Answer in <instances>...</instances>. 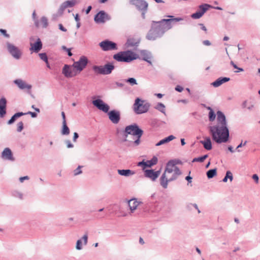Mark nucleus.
I'll return each instance as SVG.
<instances>
[{"mask_svg":"<svg viewBox=\"0 0 260 260\" xmlns=\"http://www.w3.org/2000/svg\"><path fill=\"white\" fill-rule=\"evenodd\" d=\"M217 124L209 127L212 139L217 143H225L228 141L229 132L226 126L225 117L220 111L217 112Z\"/></svg>","mask_w":260,"mask_h":260,"instance_id":"nucleus-1","label":"nucleus"},{"mask_svg":"<svg viewBox=\"0 0 260 260\" xmlns=\"http://www.w3.org/2000/svg\"><path fill=\"white\" fill-rule=\"evenodd\" d=\"M181 20V18H176L170 19H163L160 21H153L151 29L147 35V38L149 40H154L160 37L166 31L171 28L172 26L170 23L171 21H179Z\"/></svg>","mask_w":260,"mask_h":260,"instance_id":"nucleus-2","label":"nucleus"},{"mask_svg":"<svg viewBox=\"0 0 260 260\" xmlns=\"http://www.w3.org/2000/svg\"><path fill=\"white\" fill-rule=\"evenodd\" d=\"M180 174L181 172L175 161L173 160L169 161L167 164L165 172L160 178L161 185L166 188L168 183L176 179Z\"/></svg>","mask_w":260,"mask_h":260,"instance_id":"nucleus-3","label":"nucleus"},{"mask_svg":"<svg viewBox=\"0 0 260 260\" xmlns=\"http://www.w3.org/2000/svg\"><path fill=\"white\" fill-rule=\"evenodd\" d=\"M124 141L132 142L134 145L137 146L140 143V138L143 131L135 124L126 126L125 128Z\"/></svg>","mask_w":260,"mask_h":260,"instance_id":"nucleus-4","label":"nucleus"},{"mask_svg":"<svg viewBox=\"0 0 260 260\" xmlns=\"http://www.w3.org/2000/svg\"><path fill=\"white\" fill-rule=\"evenodd\" d=\"M113 58L118 61L129 62L137 58V55L134 53L128 51L120 52L114 54Z\"/></svg>","mask_w":260,"mask_h":260,"instance_id":"nucleus-5","label":"nucleus"},{"mask_svg":"<svg viewBox=\"0 0 260 260\" xmlns=\"http://www.w3.org/2000/svg\"><path fill=\"white\" fill-rule=\"evenodd\" d=\"M149 107L150 105L148 103L137 98L135 100L133 109L136 113L140 114L147 112L148 111Z\"/></svg>","mask_w":260,"mask_h":260,"instance_id":"nucleus-6","label":"nucleus"},{"mask_svg":"<svg viewBox=\"0 0 260 260\" xmlns=\"http://www.w3.org/2000/svg\"><path fill=\"white\" fill-rule=\"evenodd\" d=\"M87 63V58L85 56H82L78 61L74 62L73 67L76 69L77 72L80 74L85 68Z\"/></svg>","mask_w":260,"mask_h":260,"instance_id":"nucleus-7","label":"nucleus"},{"mask_svg":"<svg viewBox=\"0 0 260 260\" xmlns=\"http://www.w3.org/2000/svg\"><path fill=\"white\" fill-rule=\"evenodd\" d=\"M77 71L76 69L73 68V65L65 64L62 69V73L67 78H72L79 74Z\"/></svg>","mask_w":260,"mask_h":260,"instance_id":"nucleus-8","label":"nucleus"},{"mask_svg":"<svg viewBox=\"0 0 260 260\" xmlns=\"http://www.w3.org/2000/svg\"><path fill=\"white\" fill-rule=\"evenodd\" d=\"M99 46L101 49L105 51L115 50L117 49V44L115 43L108 40H104L100 42Z\"/></svg>","mask_w":260,"mask_h":260,"instance_id":"nucleus-9","label":"nucleus"},{"mask_svg":"<svg viewBox=\"0 0 260 260\" xmlns=\"http://www.w3.org/2000/svg\"><path fill=\"white\" fill-rule=\"evenodd\" d=\"M92 104L98 109L105 113H107L110 109L109 106L101 99L93 101Z\"/></svg>","mask_w":260,"mask_h":260,"instance_id":"nucleus-10","label":"nucleus"},{"mask_svg":"<svg viewBox=\"0 0 260 260\" xmlns=\"http://www.w3.org/2000/svg\"><path fill=\"white\" fill-rule=\"evenodd\" d=\"M7 47L9 52L14 58L19 59L20 57L21 53L17 47L10 43L7 44Z\"/></svg>","mask_w":260,"mask_h":260,"instance_id":"nucleus-11","label":"nucleus"},{"mask_svg":"<svg viewBox=\"0 0 260 260\" xmlns=\"http://www.w3.org/2000/svg\"><path fill=\"white\" fill-rule=\"evenodd\" d=\"M210 7V6L208 4H204L200 6V10L192 14L191 17L193 19H199L201 18Z\"/></svg>","mask_w":260,"mask_h":260,"instance_id":"nucleus-12","label":"nucleus"},{"mask_svg":"<svg viewBox=\"0 0 260 260\" xmlns=\"http://www.w3.org/2000/svg\"><path fill=\"white\" fill-rule=\"evenodd\" d=\"M109 118L114 124L119 122L120 119V112L115 110H112L108 113Z\"/></svg>","mask_w":260,"mask_h":260,"instance_id":"nucleus-13","label":"nucleus"},{"mask_svg":"<svg viewBox=\"0 0 260 260\" xmlns=\"http://www.w3.org/2000/svg\"><path fill=\"white\" fill-rule=\"evenodd\" d=\"M108 16L104 11H100L94 17V21L96 23H104L107 20H108Z\"/></svg>","mask_w":260,"mask_h":260,"instance_id":"nucleus-14","label":"nucleus"},{"mask_svg":"<svg viewBox=\"0 0 260 260\" xmlns=\"http://www.w3.org/2000/svg\"><path fill=\"white\" fill-rule=\"evenodd\" d=\"M160 174V171H154L152 170H146L144 171L145 176L150 178L153 181L156 180V179L159 176Z\"/></svg>","mask_w":260,"mask_h":260,"instance_id":"nucleus-15","label":"nucleus"},{"mask_svg":"<svg viewBox=\"0 0 260 260\" xmlns=\"http://www.w3.org/2000/svg\"><path fill=\"white\" fill-rule=\"evenodd\" d=\"M131 3L141 10H146L148 7V4L143 0H131Z\"/></svg>","mask_w":260,"mask_h":260,"instance_id":"nucleus-16","label":"nucleus"},{"mask_svg":"<svg viewBox=\"0 0 260 260\" xmlns=\"http://www.w3.org/2000/svg\"><path fill=\"white\" fill-rule=\"evenodd\" d=\"M30 50L38 53L42 48V43L40 39L38 38L35 43L30 42Z\"/></svg>","mask_w":260,"mask_h":260,"instance_id":"nucleus-17","label":"nucleus"},{"mask_svg":"<svg viewBox=\"0 0 260 260\" xmlns=\"http://www.w3.org/2000/svg\"><path fill=\"white\" fill-rule=\"evenodd\" d=\"M157 162V158L156 157L154 156L151 160H147L146 161H142L141 162H139L138 164V166H143L144 167V169L145 167H151V166L156 164Z\"/></svg>","mask_w":260,"mask_h":260,"instance_id":"nucleus-18","label":"nucleus"},{"mask_svg":"<svg viewBox=\"0 0 260 260\" xmlns=\"http://www.w3.org/2000/svg\"><path fill=\"white\" fill-rule=\"evenodd\" d=\"M14 82L21 89H27L29 90L31 88V85L27 84L21 79H16Z\"/></svg>","mask_w":260,"mask_h":260,"instance_id":"nucleus-19","label":"nucleus"},{"mask_svg":"<svg viewBox=\"0 0 260 260\" xmlns=\"http://www.w3.org/2000/svg\"><path fill=\"white\" fill-rule=\"evenodd\" d=\"M2 157L5 159L14 160L11 150L9 148H6L2 153Z\"/></svg>","mask_w":260,"mask_h":260,"instance_id":"nucleus-20","label":"nucleus"},{"mask_svg":"<svg viewBox=\"0 0 260 260\" xmlns=\"http://www.w3.org/2000/svg\"><path fill=\"white\" fill-rule=\"evenodd\" d=\"M7 100L5 98H2L0 99V116L3 117L6 113Z\"/></svg>","mask_w":260,"mask_h":260,"instance_id":"nucleus-21","label":"nucleus"},{"mask_svg":"<svg viewBox=\"0 0 260 260\" xmlns=\"http://www.w3.org/2000/svg\"><path fill=\"white\" fill-rule=\"evenodd\" d=\"M140 203V202L136 199H133L128 201V204L132 213L136 210Z\"/></svg>","mask_w":260,"mask_h":260,"instance_id":"nucleus-22","label":"nucleus"},{"mask_svg":"<svg viewBox=\"0 0 260 260\" xmlns=\"http://www.w3.org/2000/svg\"><path fill=\"white\" fill-rule=\"evenodd\" d=\"M200 142L206 150H210L212 149L211 141L210 138L206 137L205 138V140L201 141Z\"/></svg>","mask_w":260,"mask_h":260,"instance_id":"nucleus-23","label":"nucleus"},{"mask_svg":"<svg viewBox=\"0 0 260 260\" xmlns=\"http://www.w3.org/2000/svg\"><path fill=\"white\" fill-rule=\"evenodd\" d=\"M230 80L229 78L223 77V78H219L217 79L215 81L213 82L212 83V85L214 87H218L221 85L222 84L228 82Z\"/></svg>","mask_w":260,"mask_h":260,"instance_id":"nucleus-24","label":"nucleus"},{"mask_svg":"<svg viewBox=\"0 0 260 260\" xmlns=\"http://www.w3.org/2000/svg\"><path fill=\"white\" fill-rule=\"evenodd\" d=\"M35 25L38 27L39 26L46 27L48 26V20L46 17H42L40 19V22L38 20L35 21Z\"/></svg>","mask_w":260,"mask_h":260,"instance_id":"nucleus-25","label":"nucleus"},{"mask_svg":"<svg viewBox=\"0 0 260 260\" xmlns=\"http://www.w3.org/2000/svg\"><path fill=\"white\" fill-rule=\"evenodd\" d=\"M118 173L121 175L126 177L133 175L135 174V172L131 170H118Z\"/></svg>","mask_w":260,"mask_h":260,"instance_id":"nucleus-26","label":"nucleus"},{"mask_svg":"<svg viewBox=\"0 0 260 260\" xmlns=\"http://www.w3.org/2000/svg\"><path fill=\"white\" fill-rule=\"evenodd\" d=\"M24 115H25V113L23 112H18L15 114L9 120L8 123L9 124L13 123L17 118Z\"/></svg>","mask_w":260,"mask_h":260,"instance_id":"nucleus-27","label":"nucleus"},{"mask_svg":"<svg viewBox=\"0 0 260 260\" xmlns=\"http://www.w3.org/2000/svg\"><path fill=\"white\" fill-rule=\"evenodd\" d=\"M114 67L112 64H107L104 66L105 70V75L109 74L111 73L112 71L114 69Z\"/></svg>","mask_w":260,"mask_h":260,"instance_id":"nucleus-28","label":"nucleus"},{"mask_svg":"<svg viewBox=\"0 0 260 260\" xmlns=\"http://www.w3.org/2000/svg\"><path fill=\"white\" fill-rule=\"evenodd\" d=\"M93 70L94 71V72L97 74L105 75V70L104 69V66H94L93 67Z\"/></svg>","mask_w":260,"mask_h":260,"instance_id":"nucleus-29","label":"nucleus"},{"mask_svg":"<svg viewBox=\"0 0 260 260\" xmlns=\"http://www.w3.org/2000/svg\"><path fill=\"white\" fill-rule=\"evenodd\" d=\"M76 4V2L74 1H66L64 2L61 5V7L62 9H65L68 7H72L74 6Z\"/></svg>","mask_w":260,"mask_h":260,"instance_id":"nucleus-30","label":"nucleus"},{"mask_svg":"<svg viewBox=\"0 0 260 260\" xmlns=\"http://www.w3.org/2000/svg\"><path fill=\"white\" fill-rule=\"evenodd\" d=\"M61 134L63 135H68L70 134V129L68 127L67 123L62 122Z\"/></svg>","mask_w":260,"mask_h":260,"instance_id":"nucleus-31","label":"nucleus"},{"mask_svg":"<svg viewBox=\"0 0 260 260\" xmlns=\"http://www.w3.org/2000/svg\"><path fill=\"white\" fill-rule=\"evenodd\" d=\"M216 175V170L211 169L207 172V176L208 178H212Z\"/></svg>","mask_w":260,"mask_h":260,"instance_id":"nucleus-32","label":"nucleus"},{"mask_svg":"<svg viewBox=\"0 0 260 260\" xmlns=\"http://www.w3.org/2000/svg\"><path fill=\"white\" fill-rule=\"evenodd\" d=\"M228 178H229L231 180V181H232L233 180V175H232V173L228 171L226 172V176H225V177L223 178V182H226L227 181V180H228Z\"/></svg>","mask_w":260,"mask_h":260,"instance_id":"nucleus-33","label":"nucleus"},{"mask_svg":"<svg viewBox=\"0 0 260 260\" xmlns=\"http://www.w3.org/2000/svg\"><path fill=\"white\" fill-rule=\"evenodd\" d=\"M156 109L162 113H165V107L162 103H158L156 107Z\"/></svg>","mask_w":260,"mask_h":260,"instance_id":"nucleus-34","label":"nucleus"},{"mask_svg":"<svg viewBox=\"0 0 260 260\" xmlns=\"http://www.w3.org/2000/svg\"><path fill=\"white\" fill-rule=\"evenodd\" d=\"M216 115L213 111V110H211V111L209 112V119L211 121H213L215 119Z\"/></svg>","mask_w":260,"mask_h":260,"instance_id":"nucleus-35","label":"nucleus"},{"mask_svg":"<svg viewBox=\"0 0 260 260\" xmlns=\"http://www.w3.org/2000/svg\"><path fill=\"white\" fill-rule=\"evenodd\" d=\"M40 58L44 61L46 63H48V57L45 53H42L39 54Z\"/></svg>","mask_w":260,"mask_h":260,"instance_id":"nucleus-36","label":"nucleus"},{"mask_svg":"<svg viewBox=\"0 0 260 260\" xmlns=\"http://www.w3.org/2000/svg\"><path fill=\"white\" fill-rule=\"evenodd\" d=\"M126 82L129 83L131 85L137 84L136 80L134 78H128L126 80Z\"/></svg>","mask_w":260,"mask_h":260,"instance_id":"nucleus-37","label":"nucleus"},{"mask_svg":"<svg viewBox=\"0 0 260 260\" xmlns=\"http://www.w3.org/2000/svg\"><path fill=\"white\" fill-rule=\"evenodd\" d=\"M175 139V137L173 135H170L169 137L162 139L164 144L169 142L170 141L174 140Z\"/></svg>","mask_w":260,"mask_h":260,"instance_id":"nucleus-38","label":"nucleus"},{"mask_svg":"<svg viewBox=\"0 0 260 260\" xmlns=\"http://www.w3.org/2000/svg\"><path fill=\"white\" fill-rule=\"evenodd\" d=\"M207 157V155H205L202 157L194 158L193 161L203 162Z\"/></svg>","mask_w":260,"mask_h":260,"instance_id":"nucleus-39","label":"nucleus"},{"mask_svg":"<svg viewBox=\"0 0 260 260\" xmlns=\"http://www.w3.org/2000/svg\"><path fill=\"white\" fill-rule=\"evenodd\" d=\"M23 123L22 121H20V122H19L18 123H17V131L18 132H20L22 131V130L23 129Z\"/></svg>","mask_w":260,"mask_h":260,"instance_id":"nucleus-40","label":"nucleus"},{"mask_svg":"<svg viewBox=\"0 0 260 260\" xmlns=\"http://www.w3.org/2000/svg\"><path fill=\"white\" fill-rule=\"evenodd\" d=\"M82 168V166H78V167L74 170V175L76 176L79 174H80L82 173V171L81 170V168Z\"/></svg>","mask_w":260,"mask_h":260,"instance_id":"nucleus-41","label":"nucleus"},{"mask_svg":"<svg viewBox=\"0 0 260 260\" xmlns=\"http://www.w3.org/2000/svg\"><path fill=\"white\" fill-rule=\"evenodd\" d=\"M231 64L233 65V67L235 68V69H238V71H235V72H242L243 71V69H242V68H238L236 64H235L233 61H231Z\"/></svg>","mask_w":260,"mask_h":260,"instance_id":"nucleus-42","label":"nucleus"},{"mask_svg":"<svg viewBox=\"0 0 260 260\" xmlns=\"http://www.w3.org/2000/svg\"><path fill=\"white\" fill-rule=\"evenodd\" d=\"M76 249H78V250H80L82 248V246H81V241L80 240H78L77 241V243H76Z\"/></svg>","mask_w":260,"mask_h":260,"instance_id":"nucleus-43","label":"nucleus"},{"mask_svg":"<svg viewBox=\"0 0 260 260\" xmlns=\"http://www.w3.org/2000/svg\"><path fill=\"white\" fill-rule=\"evenodd\" d=\"M0 32L6 38H9V35L7 33L5 29H0Z\"/></svg>","mask_w":260,"mask_h":260,"instance_id":"nucleus-44","label":"nucleus"},{"mask_svg":"<svg viewBox=\"0 0 260 260\" xmlns=\"http://www.w3.org/2000/svg\"><path fill=\"white\" fill-rule=\"evenodd\" d=\"M66 143L67 144V146L68 148H73L74 147V145L72 144L70 141L67 140L66 141Z\"/></svg>","mask_w":260,"mask_h":260,"instance_id":"nucleus-45","label":"nucleus"},{"mask_svg":"<svg viewBox=\"0 0 260 260\" xmlns=\"http://www.w3.org/2000/svg\"><path fill=\"white\" fill-rule=\"evenodd\" d=\"M175 90L178 92H181L183 91V88L181 86H179V85H177L176 87H175Z\"/></svg>","mask_w":260,"mask_h":260,"instance_id":"nucleus-46","label":"nucleus"},{"mask_svg":"<svg viewBox=\"0 0 260 260\" xmlns=\"http://www.w3.org/2000/svg\"><path fill=\"white\" fill-rule=\"evenodd\" d=\"M78 137H79V135H78V133L76 132H75L74 133V136H73V141L74 142H76V140L78 138Z\"/></svg>","mask_w":260,"mask_h":260,"instance_id":"nucleus-47","label":"nucleus"},{"mask_svg":"<svg viewBox=\"0 0 260 260\" xmlns=\"http://www.w3.org/2000/svg\"><path fill=\"white\" fill-rule=\"evenodd\" d=\"M25 114H29L32 117H36L37 115L36 113L32 112H28L27 113H26Z\"/></svg>","mask_w":260,"mask_h":260,"instance_id":"nucleus-48","label":"nucleus"},{"mask_svg":"<svg viewBox=\"0 0 260 260\" xmlns=\"http://www.w3.org/2000/svg\"><path fill=\"white\" fill-rule=\"evenodd\" d=\"M83 239L84 240V243L85 244H86L87 243L88 236L87 235H84L83 237Z\"/></svg>","mask_w":260,"mask_h":260,"instance_id":"nucleus-49","label":"nucleus"},{"mask_svg":"<svg viewBox=\"0 0 260 260\" xmlns=\"http://www.w3.org/2000/svg\"><path fill=\"white\" fill-rule=\"evenodd\" d=\"M203 43L204 45H206V46H210L211 45V43L208 40H205L203 42Z\"/></svg>","mask_w":260,"mask_h":260,"instance_id":"nucleus-50","label":"nucleus"},{"mask_svg":"<svg viewBox=\"0 0 260 260\" xmlns=\"http://www.w3.org/2000/svg\"><path fill=\"white\" fill-rule=\"evenodd\" d=\"M252 178H253V180H254L256 182V183L258 182V176L256 174L253 175Z\"/></svg>","mask_w":260,"mask_h":260,"instance_id":"nucleus-51","label":"nucleus"},{"mask_svg":"<svg viewBox=\"0 0 260 260\" xmlns=\"http://www.w3.org/2000/svg\"><path fill=\"white\" fill-rule=\"evenodd\" d=\"M61 116H62V122L67 123L66 120L65 113H64V112H61Z\"/></svg>","mask_w":260,"mask_h":260,"instance_id":"nucleus-52","label":"nucleus"},{"mask_svg":"<svg viewBox=\"0 0 260 260\" xmlns=\"http://www.w3.org/2000/svg\"><path fill=\"white\" fill-rule=\"evenodd\" d=\"M59 28L63 31H67V29H66L61 24H59Z\"/></svg>","mask_w":260,"mask_h":260,"instance_id":"nucleus-53","label":"nucleus"},{"mask_svg":"<svg viewBox=\"0 0 260 260\" xmlns=\"http://www.w3.org/2000/svg\"><path fill=\"white\" fill-rule=\"evenodd\" d=\"M246 143H247V141H245L244 143H243L242 142H241L237 147V149H238L239 148L242 147V146H244L245 145H246Z\"/></svg>","mask_w":260,"mask_h":260,"instance_id":"nucleus-54","label":"nucleus"},{"mask_svg":"<svg viewBox=\"0 0 260 260\" xmlns=\"http://www.w3.org/2000/svg\"><path fill=\"white\" fill-rule=\"evenodd\" d=\"M29 179L28 176H24L20 178V182H22L24 180H28Z\"/></svg>","mask_w":260,"mask_h":260,"instance_id":"nucleus-55","label":"nucleus"},{"mask_svg":"<svg viewBox=\"0 0 260 260\" xmlns=\"http://www.w3.org/2000/svg\"><path fill=\"white\" fill-rule=\"evenodd\" d=\"M200 25L201 26V29L205 31L206 33L207 32V29L206 27L203 24H200Z\"/></svg>","mask_w":260,"mask_h":260,"instance_id":"nucleus-56","label":"nucleus"},{"mask_svg":"<svg viewBox=\"0 0 260 260\" xmlns=\"http://www.w3.org/2000/svg\"><path fill=\"white\" fill-rule=\"evenodd\" d=\"M63 48L67 49V52H68V54L69 56H71L72 55V53H71L70 49H67L65 47H63Z\"/></svg>","mask_w":260,"mask_h":260,"instance_id":"nucleus-57","label":"nucleus"},{"mask_svg":"<svg viewBox=\"0 0 260 260\" xmlns=\"http://www.w3.org/2000/svg\"><path fill=\"white\" fill-rule=\"evenodd\" d=\"M162 144H164V142H163V140H160L159 142H158L156 144V146H160V145H161Z\"/></svg>","mask_w":260,"mask_h":260,"instance_id":"nucleus-58","label":"nucleus"},{"mask_svg":"<svg viewBox=\"0 0 260 260\" xmlns=\"http://www.w3.org/2000/svg\"><path fill=\"white\" fill-rule=\"evenodd\" d=\"M139 242L142 245H143L145 243L143 238H141V237H140V239H139Z\"/></svg>","mask_w":260,"mask_h":260,"instance_id":"nucleus-59","label":"nucleus"},{"mask_svg":"<svg viewBox=\"0 0 260 260\" xmlns=\"http://www.w3.org/2000/svg\"><path fill=\"white\" fill-rule=\"evenodd\" d=\"M91 9V6H89V7L87 8V10H86V13L87 14H88V13H89V12L90 11Z\"/></svg>","mask_w":260,"mask_h":260,"instance_id":"nucleus-60","label":"nucleus"},{"mask_svg":"<svg viewBox=\"0 0 260 260\" xmlns=\"http://www.w3.org/2000/svg\"><path fill=\"white\" fill-rule=\"evenodd\" d=\"M185 179H186V180H187L189 182H191V179H192V178H191V177H190V176H187V177H186V178H185Z\"/></svg>","mask_w":260,"mask_h":260,"instance_id":"nucleus-61","label":"nucleus"},{"mask_svg":"<svg viewBox=\"0 0 260 260\" xmlns=\"http://www.w3.org/2000/svg\"><path fill=\"white\" fill-rule=\"evenodd\" d=\"M181 143L182 146L184 145L185 144V142L184 139H181Z\"/></svg>","mask_w":260,"mask_h":260,"instance_id":"nucleus-62","label":"nucleus"},{"mask_svg":"<svg viewBox=\"0 0 260 260\" xmlns=\"http://www.w3.org/2000/svg\"><path fill=\"white\" fill-rule=\"evenodd\" d=\"M31 107L33 109H34L35 110V111H36L37 112H40V109L39 108H35L34 105H32Z\"/></svg>","mask_w":260,"mask_h":260,"instance_id":"nucleus-63","label":"nucleus"},{"mask_svg":"<svg viewBox=\"0 0 260 260\" xmlns=\"http://www.w3.org/2000/svg\"><path fill=\"white\" fill-rule=\"evenodd\" d=\"M36 12L35 11H34L32 13V17H33V19L36 21Z\"/></svg>","mask_w":260,"mask_h":260,"instance_id":"nucleus-64","label":"nucleus"}]
</instances>
